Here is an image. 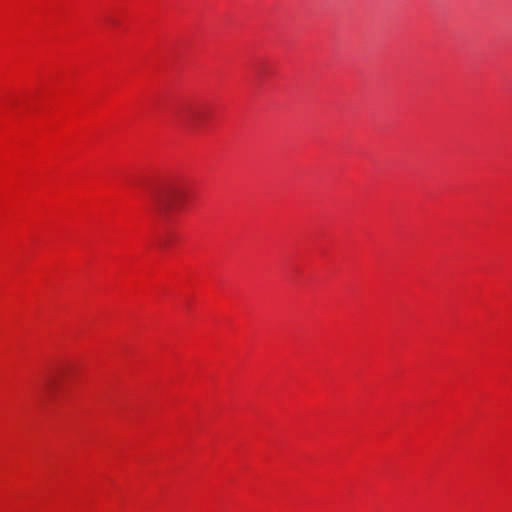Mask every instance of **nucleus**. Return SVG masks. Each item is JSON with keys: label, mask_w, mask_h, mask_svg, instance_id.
Returning <instances> with one entry per match:
<instances>
[{"label": "nucleus", "mask_w": 512, "mask_h": 512, "mask_svg": "<svg viewBox=\"0 0 512 512\" xmlns=\"http://www.w3.org/2000/svg\"><path fill=\"white\" fill-rule=\"evenodd\" d=\"M187 196L186 188L177 183L165 185L152 194L155 211L162 217L168 218L178 211Z\"/></svg>", "instance_id": "nucleus-1"}]
</instances>
